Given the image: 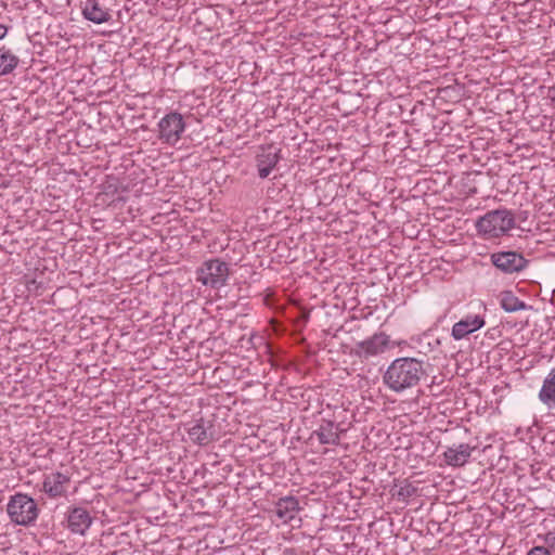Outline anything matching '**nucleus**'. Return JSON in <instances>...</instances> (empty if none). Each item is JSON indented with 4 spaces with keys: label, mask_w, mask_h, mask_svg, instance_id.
<instances>
[{
    "label": "nucleus",
    "mask_w": 555,
    "mask_h": 555,
    "mask_svg": "<svg viewBox=\"0 0 555 555\" xmlns=\"http://www.w3.org/2000/svg\"><path fill=\"white\" fill-rule=\"evenodd\" d=\"M427 376L425 362L412 357L395 359L383 374L384 385L396 393L414 389Z\"/></svg>",
    "instance_id": "obj_1"
},
{
    "label": "nucleus",
    "mask_w": 555,
    "mask_h": 555,
    "mask_svg": "<svg viewBox=\"0 0 555 555\" xmlns=\"http://www.w3.org/2000/svg\"><path fill=\"white\" fill-rule=\"evenodd\" d=\"M476 229L486 238H496L505 235L515 227L514 214L506 208L488 211L476 221Z\"/></svg>",
    "instance_id": "obj_2"
},
{
    "label": "nucleus",
    "mask_w": 555,
    "mask_h": 555,
    "mask_svg": "<svg viewBox=\"0 0 555 555\" xmlns=\"http://www.w3.org/2000/svg\"><path fill=\"white\" fill-rule=\"evenodd\" d=\"M7 513L15 525L28 527L37 520L39 508L33 498L18 492L10 496Z\"/></svg>",
    "instance_id": "obj_3"
},
{
    "label": "nucleus",
    "mask_w": 555,
    "mask_h": 555,
    "mask_svg": "<svg viewBox=\"0 0 555 555\" xmlns=\"http://www.w3.org/2000/svg\"><path fill=\"white\" fill-rule=\"evenodd\" d=\"M229 276L228 263L219 259L205 261L196 270V281L211 288H220L225 285Z\"/></svg>",
    "instance_id": "obj_4"
},
{
    "label": "nucleus",
    "mask_w": 555,
    "mask_h": 555,
    "mask_svg": "<svg viewBox=\"0 0 555 555\" xmlns=\"http://www.w3.org/2000/svg\"><path fill=\"white\" fill-rule=\"evenodd\" d=\"M158 128V138L167 144L175 145L181 139V134L185 129V122L180 113L170 112L159 120Z\"/></svg>",
    "instance_id": "obj_5"
},
{
    "label": "nucleus",
    "mask_w": 555,
    "mask_h": 555,
    "mask_svg": "<svg viewBox=\"0 0 555 555\" xmlns=\"http://www.w3.org/2000/svg\"><path fill=\"white\" fill-rule=\"evenodd\" d=\"M492 264L505 274H513L524 270L528 260L516 251H498L491 255Z\"/></svg>",
    "instance_id": "obj_6"
},
{
    "label": "nucleus",
    "mask_w": 555,
    "mask_h": 555,
    "mask_svg": "<svg viewBox=\"0 0 555 555\" xmlns=\"http://www.w3.org/2000/svg\"><path fill=\"white\" fill-rule=\"evenodd\" d=\"M281 159V150L273 144L260 146L255 156L257 173L260 179H266L276 167Z\"/></svg>",
    "instance_id": "obj_7"
},
{
    "label": "nucleus",
    "mask_w": 555,
    "mask_h": 555,
    "mask_svg": "<svg viewBox=\"0 0 555 555\" xmlns=\"http://www.w3.org/2000/svg\"><path fill=\"white\" fill-rule=\"evenodd\" d=\"M389 343L387 334L383 332L376 333L372 337L357 343L354 352L360 358L369 359L385 352L389 347Z\"/></svg>",
    "instance_id": "obj_8"
},
{
    "label": "nucleus",
    "mask_w": 555,
    "mask_h": 555,
    "mask_svg": "<svg viewBox=\"0 0 555 555\" xmlns=\"http://www.w3.org/2000/svg\"><path fill=\"white\" fill-rule=\"evenodd\" d=\"M70 477L61 472L46 474L42 481L41 491L50 499L64 496L67 492V486Z\"/></svg>",
    "instance_id": "obj_9"
},
{
    "label": "nucleus",
    "mask_w": 555,
    "mask_h": 555,
    "mask_svg": "<svg viewBox=\"0 0 555 555\" xmlns=\"http://www.w3.org/2000/svg\"><path fill=\"white\" fill-rule=\"evenodd\" d=\"M66 519L68 530L79 535H85L93 521L90 513L79 506L69 507Z\"/></svg>",
    "instance_id": "obj_10"
},
{
    "label": "nucleus",
    "mask_w": 555,
    "mask_h": 555,
    "mask_svg": "<svg viewBox=\"0 0 555 555\" xmlns=\"http://www.w3.org/2000/svg\"><path fill=\"white\" fill-rule=\"evenodd\" d=\"M486 324L485 318L479 314H467L456 322L451 332V336L455 340H461L469 334L480 330Z\"/></svg>",
    "instance_id": "obj_11"
},
{
    "label": "nucleus",
    "mask_w": 555,
    "mask_h": 555,
    "mask_svg": "<svg viewBox=\"0 0 555 555\" xmlns=\"http://www.w3.org/2000/svg\"><path fill=\"white\" fill-rule=\"evenodd\" d=\"M344 431L335 422L322 420L318 429L312 433V436H315L321 444L338 446L340 434Z\"/></svg>",
    "instance_id": "obj_12"
},
{
    "label": "nucleus",
    "mask_w": 555,
    "mask_h": 555,
    "mask_svg": "<svg viewBox=\"0 0 555 555\" xmlns=\"http://www.w3.org/2000/svg\"><path fill=\"white\" fill-rule=\"evenodd\" d=\"M299 502L295 496L281 498L275 504V515L285 524H293L294 520L300 521L297 518L299 512Z\"/></svg>",
    "instance_id": "obj_13"
},
{
    "label": "nucleus",
    "mask_w": 555,
    "mask_h": 555,
    "mask_svg": "<svg viewBox=\"0 0 555 555\" xmlns=\"http://www.w3.org/2000/svg\"><path fill=\"white\" fill-rule=\"evenodd\" d=\"M81 13L87 21L94 24L107 23L112 17L100 0H86Z\"/></svg>",
    "instance_id": "obj_14"
},
{
    "label": "nucleus",
    "mask_w": 555,
    "mask_h": 555,
    "mask_svg": "<svg viewBox=\"0 0 555 555\" xmlns=\"http://www.w3.org/2000/svg\"><path fill=\"white\" fill-rule=\"evenodd\" d=\"M473 450L474 448L467 443L450 447L443 453L446 463L451 466H463L467 463Z\"/></svg>",
    "instance_id": "obj_15"
},
{
    "label": "nucleus",
    "mask_w": 555,
    "mask_h": 555,
    "mask_svg": "<svg viewBox=\"0 0 555 555\" xmlns=\"http://www.w3.org/2000/svg\"><path fill=\"white\" fill-rule=\"evenodd\" d=\"M209 428H211V425L206 426L205 421L199 418L188 428V434L194 443L206 446L214 439L212 434L208 431Z\"/></svg>",
    "instance_id": "obj_16"
},
{
    "label": "nucleus",
    "mask_w": 555,
    "mask_h": 555,
    "mask_svg": "<svg viewBox=\"0 0 555 555\" xmlns=\"http://www.w3.org/2000/svg\"><path fill=\"white\" fill-rule=\"evenodd\" d=\"M539 399L548 409L555 408V366L544 378L542 387L539 391Z\"/></svg>",
    "instance_id": "obj_17"
},
{
    "label": "nucleus",
    "mask_w": 555,
    "mask_h": 555,
    "mask_svg": "<svg viewBox=\"0 0 555 555\" xmlns=\"http://www.w3.org/2000/svg\"><path fill=\"white\" fill-rule=\"evenodd\" d=\"M500 306L506 312L531 309L525 301L520 300L512 291H503L500 294Z\"/></svg>",
    "instance_id": "obj_18"
},
{
    "label": "nucleus",
    "mask_w": 555,
    "mask_h": 555,
    "mask_svg": "<svg viewBox=\"0 0 555 555\" xmlns=\"http://www.w3.org/2000/svg\"><path fill=\"white\" fill-rule=\"evenodd\" d=\"M20 63L18 56L4 46L0 47V76L11 74Z\"/></svg>",
    "instance_id": "obj_19"
},
{
    "label": "nucleus",
    "mask_w": 555,
    "mask_h": 555,
    "mask_svg": "<svg viewBox=\"0 0 555 555\" xmlns=\"http://www.w3.org/2000/svg\"><path fill=\"white\" fill-rule=\"evenodd\" d=\"M417 493V488L414 487L412 483L404 482L402 486H400L397 496L399 500L408 501L410 498L414 496Z\"/></svg>",
    "instance_id": "obj_20"
},
{
    "label": "nucleus",
    "mask_w": 555,
    "mask_h": 555,
    "mask_svg": "<svg viewBox=\"0 0 555 555\" xmlns=\"http://www.w3.org/2000/svg\"><path fill=\"white\" fill-rule=\"evenodd\" d=\"M545 547H547L553 555H555V528L552 531H548L544 535Z\"/></svg>",
    "instance_id": "obj_21"
},
{
    "label": "nucleus",
    "mask_w": 555,
    "mask_h": 555,
    "mask_svg": "<svg viewBox=\"0 0 555 555\" xmlns=\"http://www.w3.org/2000/svg\"><path fill=\"white\" fill-rule=\"evenodd\" d=\"M527 555H553L551 551L545 546H534Z\"/></svg>",
    "instance_id": "obj_22"
},
{
    "label": "nucleus",
    "mask_w": 555,
    "mask_h": 555,
    "mask_svg": "<svg viewBox=\"0 0 555 555\" xmlns=\"http://www.w3.org/2000/svg\"><path fill=\"white\" fill-rule=\"evenodd\" d=\"M305 554V552H298L296 548L294 547H286L283 550V555H302Z\"/></svg>",
    "instance_id": "obj_23"
},
{
    "label": "nucleus",
    "mask_w": 555,
    "mask_h": 555,
    "mask_svg": "<svg viewBox=\"0 0 555 555\" xmlns=\"http://www.w3.org/2000/svg\"><path fill=\"white\" fill-rule=\"evenodd\" d=\"M8 34V27L3 24H0V40H2Z\"/></svg>",
    "instance_id": "obj_24"
},
{
    "label": "nucleus",
    "mask_w": 555,
    "mask_h": 555,
    "mask_svg": "<svg viewBox=\"0 0 555 555\" xmlns=\"http://www.w3.org/2000/svg\"><path fill=\"white\" fill-rule=\"evenodd\" d=\"M550 94L553 101H555V85L550 87Z\"/></svg>",
    "instance_id": "obj_25"
}]
</instances>
